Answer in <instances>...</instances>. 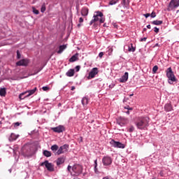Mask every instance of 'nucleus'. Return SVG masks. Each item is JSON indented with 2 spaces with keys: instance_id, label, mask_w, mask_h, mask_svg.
Segmentation results:
<instances>
[{
  "instance_id": "1",
  "label": "nucleus",
  "mask_w": 179,
  "mask_h": 179,
  "mask_svg": "<svg viewBox=\"0 0 179 179\" xmlns=\"http://www.w3.org/2000/svg\"><path fill=\"white\" fill-rule=\"evenodd\" d=\"M149 122H150V119L148 116H141L136 119L135 125L137 129H141V131H146L148 127H149Z\"/></svg>"
},
{
  "instance_id": "2",
  "label": "nucleus",
  "mask_w": 179,
  "mask_h": 179,
  "mask_svg": "<svg viewBox=\"0 0 179 179\" xmlns=\"http://www.w3.org/2000/svg\"><path fill=\"white\" fill-rule=\"evenodd\" d=\"M21 153L24 157H31L34 153V145L32 144H25L21 149Z\"/></svg>"
},
{
  "instance_id": "3",
  "label": "nucleus",
  "mask_w": 179,
  "mask_h": 179,
  "mask_svg": "<svg viewBox=\"0 0 179 179\" xmlns=\"http://www.w3.org/2000/svg\"><path fill=\"white\" fill-rule=\"evenodd\" d=\"M166 77L168 78V83L169 85H173L174 82H177V78H176L171 67H169L166 69Z\"/></svg>"
},
{
  "instance_id": "4",
  "label": "nucleus",
  "mask_w": 179,
  "mask_h": 179,
  "mask_svg": "<svg viewBox=\"0 0 179 179\" xmlns=\"http://www.w3.org/2000/svg\"><path fill=\"white\" fill-rule=\"evenodd\" d=\"M179 6V0H171L167 8L168 12H171V10H176V8Z\"/></svg>"
},
{
  "instance_id": "5",
  "label": "nucleus",
  "mask_w": 179,
  "mask_h": 179,
  "mask_svg": "<svg viewBox=\"0 0 179 179\" xmlns=\"http://www.w3.org/2000/svg\"><path fill=\"white\" fill-rule=\"evenodd\" d=\"M103 13L100 11L95 12L93 15L94 19L90 22V26H92V24H93V23H96V22H99V20H100V17H103Z\"/></svg>"
},
{
  "instance_id": "6",
  "label": "nucleus",
  "mask_w": 179,
  "mask_h": 179,
  "mask_svg": "<svg viewBox=\"0 0 179 179\" xmlns=\"http://www.w3.org/2000/svg\"><path fill=\"white\" fill-rule=\"evenodd\" d=\"M102 164H103L105 167L110 166V164H113L112 157L108 155L104 156L102 158Z\"/></svg>"
},
{
  "instance_id": "7",
  "label": "nucleus",
  "mask_w": 179,
  "mask_h": 179,
  "mask_svg": "<svg viewBox=\"0 0 179 179\" xmlns=\"http://www.w3.org/2000/svg\"><path fill=\"white\" fill-rule=\"evenodd\" d=\"M110 145L113 146V148H118L120 149H124L125 148V145L122 144L120 141H115L114 139H112L110 141Z\"/></svg>"
},
{
  "instance_id": "8",
  "label": "nucleus",
  "mask_w": 179,
  "mask_h": 179,
  "mask_svg": "<svg viewBox=\"0 0 179 179\" xmlns=\"http://www.w3.org/2000/svg\"><path fill=\"white\" fill-rule=\"evenodd\" d=\"M72 171L73 173H75V174H82V172L83 171V167L80 164H74L72 167Z\"/></svg>"
},
{
  "instance_id": "9",
  "label": "nucleus",
  "mask_w": 179,
  "mask_h": 179,
  "mask_svg": "<svg viewBox=\"0 0 179 179\" xmlns=\"http://www.w3.org/2000/svg\"><path fill=\"white\" fill-rule=\"evenodd\" d=\"M68 149H69V145L67 144H64L63 145H62L58 150L56 152V155H62L66 152H68Z\"/></svg>"
},
{
  "instance_id": "10",
  "label": "nucleus",
  "mask_w": 179,
  "mask_h": 179,
  "mask_svg": "<svg viewBox=\"0 0 179 179\" xmlns=\"http://www.w3.org/2000/svg\"><path fill=\"white\" fill-rule=\"evenodd\" d=\"M41 166H45V167H46L48 171L52 172L55 170L54 164H52V163L48 162V161H47V160L45 161L44 162H42Z\"/></svg>"
},
{
  "instance_id": "11",
  "label": "nucleus",
  "mask_w": 179,
  "mask_h": 179,
  "mask_svg": "<svg viewBox=\"0 0 179 179\" xmlns=\"http://www.w3.org/2000/svg\"><path fill=\"white\" fill-rule=\"evenodd\" d=\"M97 73H99V69H97V67L93 68L89 73L87 79H93Z\"/></svg>"
},
{
  "instance_id": "12",
  "label": "nucleus",
  "mask_w": 179,
  "mask_h": 179,
  "mask_svg": "<svg viewBox=\"0 0 179 179\" xmlns=\"http://www.w3.org/2000/svg\"><path fill=\"white\" fill-rule=\"evenodd\" d=\"M30 60L29 59H22L16 63L17 66H27Z\"/></svg>"
},
{
  "instance_id": "13",
  "label": "nucleus",
  "mask_w": 179,
  "mask_h": 179,
  "mask_svg": "<svg viewBox=\"0 0 179 179\" xmlns=\"http://www.w3.org/2000/svg\"><path fill=\"white\" fill-rule=\"evenodd\" d=\"M51 129L52 131H53V132H56L57 134H61V132H64V131H65V127H64L63 125H59L56 127H52Z\"/></svg>"
},
{
  "instance_id": "14",
  "label": "nucleus",
  "mask_w": 179,
  "mask_h": 179,
  "mask_svg": "<svg viewBox=\"0 0 179 179\" xmlns=\"http://www.w3.org/2000/svg\"><path fill=\"white\" fill-rule=\"evenodd\" d=\"M128 72H125L124 74L120 78V82L121 83H125L128 80Z\"/></svg>"
},
{
  "instance_id": "15",
  "label": "nucleus",
  "mask_w": 179,
  "mask_h": 179,
  "mask_svg": "<svg viewBox=\"0 0 179 179\" xmlns=\"http://www.w3.org/2000/svg\"><path fill=\"white\" fill-rule=\"evenodd\" d=\"M36 92H37V87H34L33 90L26 91V93H28V94H27L25 97H30V96L34 94Z\"/></svg>"
},
{
  "instance_id": "16",
  "label": "nucleus",
  "mask_w": 179,
  "mask_h": 179,
  "mask_svg": "<svg viewBox=\"0 0 179 179\" xmlns=\"http://www.w3.org/2000/svg\"><path fill=\"white\" fill-rule=\"evenodd\" d=\"M173 106L171 103H166L164 106V110L166 111V113H169V111H173Z\"/></svg>"
},
{
  "instance_id": "17",
  "label": "nucleus",
  "mask_w": 179,
  "mask_h": 179,
  "mask_svg": "<svg viewBox=\"0 0 179 179\" xmlns=\"http://www.w3.org/2000/svg\"><path fill=\"white\" fill-rule=\"evenodd\" d=\"M57 166H61V164H64L65 163V158L64 157H59L57 161Z\"/></svg>"
},
{
  "instance_id": "18",
  "label": "nucleus",
  "mask_w": 179,
  "mask_h": 179,
  "mask_svg": "<svg viewBox=\"0 0 179 179\" xmlns=\"http://www.w3.org/2000/svg\"><path fill=\"white\" fill-rule=\"evenodd\" d=\"M81 15L82 16L86 17L89 15V8L84 7L81 9Z\"/></svg>"
},
{
  "instance_id": "19",
  "label": "nucleus",
  "mask_w": 179,
  "mask_h": 179,
  "mask_svg": "<svg viewBox=\"0 0 179 179\" xmlns=\"http://www.w3.org/2000/svg\"><path fill=\"white\" fill-rule=\"evenodd\" d=\"M19 138V135H16L15 134H11L10 137L8 138V141L10 142H13V141H16Z\"/></svg>"
},
{
  "instance_id": "20",
  "label": "nucleus",
  "mask_w": 179,
  "mask_h": 179,
  "mask_svg": "<svg viewBox=\"0 0 179 179\" xmlns=\"http://www.w3.org/2000/svg\"><path fill=\"white\" fill-rule=\"evenodd\" d=\"M66 76L69 78H72L73 75H75V70L73 69H69L66 73Z\"/></svg>"
},
{
  "instance_id": "21",
  "label": "nucleus",
  "mask_w": 179,
  "mask_h": 179,
  "mask_svg": "<svg viewBox=\"0 0 179 179\" xmlns=\"http://www.w3.org/2000/svg\"><path fill=\"white\" fill-rule=\"evenodd\" d=\"M83 106L85 107L89 104V98L87 96H84L81 101Z\"/></svg>"
},
{
  "instance_id": "22",
  "label": "nucleus",
  "mask_w": 179,
  "mask_h": 179,
  "mask_svg": "<svg viewBox=\"0 0 179 179\" xmlns=\"http://www.w3.org/2000/svg\"><path fill=\"white\" fill-rule=\"evenodd\" d=\"M66 49V45H60L59 47V50L57 51V54H62L64 50Z\"/></svg>"
},
{
  "instance_id": "23",
  "label": "nucleus",
  "mask_w": 179,
  "mask_h": 179,
  "mask_svg": "<svg viewBox=\"0 0 179 179\" xmlns=\"http://www.w3.org/2000/svg\"><path fill=\"white\" fill-rule=\"evenodd\" d=\"M79 55L76 53V55H73L70 59H69V62H75L76 61H78V57Z\"/></svg>"
},
{
  "instance_id": "24",
  "label": "nucleus",
  "mask_w": 179,
  "mask_h": 179,
  "mask_svg": "<svg viewBox=\"0 0 179 179\" xmlns=\"http://www.w3.org/2000/svg\"><path fill=\"white\" fill-rule=\"evenodd\" d=\"M151 24H154L155 26H160L161 24H163L162 20H154L151 22Z\"/></svg>"
},
{
  "instance_id": "25",
  "label": "nucleus",
  "mask_w": 179,
  "mask_h": 179,
  "mask_svg": "<svg viewBox=\"0 0 179 179\" xmlns=\"http://www.w3.org/2000/svg\"><path fill=\"white\" fill-rule=\"evenodd\" d=\"M0 96H1V97H5V96H6V89H0Z\"/></svg>"
},
{
  "instance_id": "26",
  "label": "nucleus",
  "mask_w": 179,
  "mask_h": 179,
  "mask_svg": "<svg viewBox=\"0 0 179 179\" xmlns=\"http://www.w3.org/2000/svg\"><path fill=\"white\" fill-rule=\"evenodd\" d=\"M26 94H27V93L26 92L21 93L19 95V99L20 100H24V99H26ZM25 95V96H24Z\"/></svg>"
},
{
  "instance_id": "27",
  "label": "nucleus",
  "mask_w": 179,
  "mask_h": 179,
  "mask_svg": "<svg viewBox=\"0 0 179 179\" xmlns=\"http://www.w3.org/2000/svg\"><path fill=\"white\" fill-rule=\"evenodd\" d=\"M135 48H134V44L131 43L130 45H129L128 48V51H129V52H135Z\"/></svg>"
},
{
  "instance_id": "28",
  "label": "nucleus",
  "mask_w": 179,
  "mask_h": 179,
  "mask_svg": "<svg viewBox=\"0 0 179 179\" xmlns=\"http://www.w3.org/2000/svg\"><path fill=\"white\" fill-rule=\"evenodd\" d=\"M43 153V156H45V157H51V152L48 150H44Z\"/></svg>"
},
{
  "instance_id": "29",
  "label": "nucleus",
  "mask_w": 179,
  "mask_h": 179,
  "mask_svg": "<svg viewBox=\"0 0 179 179\" xmlns=\"http://www.w3.org/2000/svg\"><path fill=\"white\" fill-rule=\"evenodd\" d=\"M58 148V145L57 144H55L51 146V150H52V152H57V150H59Z\"/></svg>"
},
{
  "instance_id": "30",
  "label": "nucleus",
  "mask_w": 179,
  "mask_h": 179,
  "mask_svg": "<svg viewBox=\"0 0 179 179\" xmlns=\"http://www.w3.org/2000/svg\"><path fill=\"white\" fill-rule=\"evenodd\" d=\"M118 2H120V0H110L109 1V5H116V3H118Z\"/></svg>"
},
{
  "instance_id": "31",
  "label": "nucleus",
  "mask_w": 179,
  "mask_h": 179,
  "mask_svg": "<svg viewBox=\"0 0 179 179\" xmlns=\"http://www.w3.org/2000/svg\"><path fill=\"white\" fill-rule=\"evenodd\" d=\"M46 8H45V3H43L41 8V12L42 13H44L45 12Z\"/></svg>"
},
{
  "instance_id": "32",
  "label": "nucleus",
  "mask_w": 179,
  "mask_h": 179,
  "mask_svg": "<svg viewBox=\"0 0 179 179\" xmlns=\"http://www.w3.org/2000/svg\"><path fill=\"white\" fill-rule=\"evenodd\" d=\"M20 125H22V122H14L13 124V126L14 127V128H17V127H20Z\"/></svg>"
},
{
  "instance_id": "33",
  "label": "nucleus",
  "mask_w": 179,
  "mask_h": 179,
  "mask_svg": "<svg viewBox=\"0 0 179 179\" xmlns=\"http://www.w3.org/2000/svg\"><path fill=\"white\" fill-rule=\"evenodd\" d=\"M32 11L34 15H38L40 13V11H38V10H36L34 6L32 7Z\"/></svg>"
},
{
  "instance_id": "34",
  "label": "nucleus",
  "mask_w": 179,
  "mask_h": 179,
  "mask_svg": "<svg viewBox=\"0 0 179 179\" xmlns=\"http://www.w3.org/2000/svg\"><path fill=\"white\" fill-rule=\"evenodd\" d=\"M127 131L128 132L132 133L135 131V127L134 126H130Z\"/></svg>"
},
{
  "instance_id": "35",
  "label": "nucleus",
  "mask_w": 179,
  "mask_h": 179,
  "mask_svg": "<svg viewBox=\"0 0 179 179\" xmlns=\"http://www.w3.org/2000/svg\"><path fill=\"white\" fill-rule=\"evenodd\" d=\"M159 69V66H155L153 68H152V73H156L157 72Z\"/></svg>"
},
{
  "instance_id": "36",
  "label": "nucleus",
  "mask_w": 179,
  "mask_h": 179,
  "mask_svg": "<svg viewBox=\"0 0 179 179\" xmlns=\"http://www.w3.org/2000/svg\"><path fill=\"white\" fill-rule=\"evenodd\" d=\"M22 58V55L19 50H17V59H20Z\"/></svg>"
},
{
  "instance_id": "37",
  "label": "nucleus",
  "mask_w": 179,
  "mask_h": 179,
  "mask_svg": "<svg viewBox=\"0 0 179 179\" xmlns=\"http://www.w3.org/2000/svg\"><path fill=\"white\" fill-rule=\"evenodd\" d=\"M128 119H124L123 120H122L120 124H122V125H125V124H128Z\"/></svg>"
},
{
  "instance_id": "38",
  "label": "nucleus",
  "mask_w": 179,
  "mask_h": 179,
  "mask_svg": "<svg viewBox=\"0 0 179 179\" xmlns=\"http://www.w3.org/2000/svg\"><path fill=\"white\" fill-rule=\"evenodd\" d=\"M122 1L125 6H127V5H129V0H122Z\"/></svg>"
},
{
  "instance_id": "39",
  "label": "nucleus",
  "mask_w": 179,
  "mask_h": 179,
  "mask_svg": "<svg viewBox=\"0 0 179 179\" xmlns=\"http://www.w3.org/2000/svg\"><path fill=\"white\" fill-rule=\"evenodd\" d=\"M42 90H43L44 92H47V91L50 90V87H48V86H45V87H42Z\"/></svg>"
},
{
  "instance_id": "40",
  "label": "nucleus",
  "mask_w": 179,
  "mask_h": 179,
  "mask_svg": "<svg viewBox=\"0 0 179 179\" xmlns=\"http://www.w3.org/2000/svg\"><path fill=\"white\" fill-rule=\"evenodd\" d=\"M160 31V29L159 28H157V27H154V31L155 33H156L157 34V33H159V31Z\"/></svg>"
},
{
  "instance_id": "41",
  "label": "nucleus",
  "mask_w": 179,
  "mask_h": 179,
  "mask_svg": "<svg viewBox=\"0 0 179 179\" xmlns=\"http://www.w3.org/2000/svg\"><path fill=\"white\" fill-rule=\"evenodd\" d=\"M94 171L95 174H99L100 173L97 167H94Z\"/></svg>"
},
{
  "instance_id": "42",
  "label": "nucleus",
  "mask_w": 179,
  "mask_h": 179,
  "mask_svg": "<svg viewBox=\"0 0 179 179\" xmlns=\"http://www.w3.org/2000/svg\"><path fill=\"white\" fill-rule=\"evenodd\" d=\"M106 22V19L103 18V17L99 18V23H104Z\"/></svg>"
},
{
  "instance_id": "43",
  "label": "nucleus",
  "mask_w": 179,
  "mask_h": 179,
  "mask_svg": "<svg viewBox=\"0 0 179 179\" xmlns=\"http://www.w3.org/2000/svg\"><path fill=\"white\" fill-rule=\"evenodd\" d=\"M150 16L152 18L156 17V13L152 11Z\"/></svg>"
},
{
  "instance_id": "44",
  "label": "nucleus",
  "mask_w": 179,
  "mask_h": 179,
  "mask_svg": "<svg viewBox=\"0 0 179 179\" xmlns=\"http://www.w3.org/2000/svg\"><path fill=\"white\" fill-rule=\"evenodd\" d=\"M75 69L77 72H79V71H80V66H76Z\"/></svg>"
},
{
  "instance_id": "45",
  "label": "nucleus",
  "mask_w": 179,
  "mask_h": 179,
  "mask_svg": "<svg viewBox=\"0 0 179 179\" xmlns=\"http://www.w3.org/2000/svg\"><path fill=\"white\" fill-rule=\"evenodd\" d=\"M103 55H104V52H99V58H103Z\"/></svg>"
},
{
  "instance_id": "46",
  "label": "nucleus",
  "mask_w": 179,
  "mask_h": 179,
  "mask_svg": "<svg viewBox=\"0 0 179 179\" xmlns=\"http://www.w3.org/2000/svg\"><path fill=\"white\" fill-rule=\"evenodd\" d=\"M146 40H148V38L145 37V38H141L140 41L143 42V41H146Z\"/></svg>"
},
{
  "instance_id": "47",
  "label": "nucleus",
  "mask_w": 179,
  "mask_h": 179,
  "mask_svg": "<svg viewBox=\"0 0 179 179\" xmlns=\"http://www.w3.org/2000/svg\"><path fill=\"white\" fill-rule=\"evenodd\" d=\"M143 16H145V17L148 18V17H149V16H150V13L143 14Z\"/></svg>"
},
{
  "instance_id": "48",
  "label": "nucleus",
  "mask_w": 179,
  "mask_h": 179,
  "mask_svg": "<svg viewBox=\"0 0 179 179\" xmlns=\"http://www.w3.org/2000/svg\"><path fill=\"white\" fill-rule=\"evenodd\" d=\"M94 167H97L98 164H97V159H95L94 162Z\"/></svg>"
},
{
  "instance_id": "49",
  "label": "nucleus",
  "mask_w": 179,
  "mask_h": 179,
  "mask_svg": "<svg viewBox=\"0 0 179 179\" xmlns=\"http://www.w3.org/2000/svg\"><path fill=\"white\" fill-rule=\"evenodd\" d=\"M67 170H68V171L71 172V170H72V166L69 165L68 167H67Z\"/></svg>"
},
{
  "instance_id": "50",
  "label": "nucleus",
  "mask_w": 179,
  "mask_h": 179,
  "mask_svg": "<svg viewBox=\"0 0 179 179\" xmlns=\"http://www.w3.org/2000/svg\"><path fill=\"white\" fill-rule=\"evenodd\" d=\"M79 23H83V17L79 18Z\"/></svg>"
},
{
  "instance_id": "51",
  "label": "nucleus",
  "mask_w": 179,
  "mask_h": 179,
  "mask_svg": "<svg viewBox=\"0 0 179 179\" xmlns=\"http://www.w3.org/2000/svg\"><path fill=\"white\" fill-rule=\"evenodd\" d=\"M124 108H126L127 110H130L131 111H132V108H129V106H126V107H124Z\"/></svg>"
},
{
  "instance_id": "52",
  "label": "nucleus",
  "mask_w": 179,
  "mask_h": 179,
  "mask_svg": "<svg viewBox=\"0 0 179 179\" xmlns=\"http://www.w3.org/2000/svg\"><path fill=\"white\" fill-rule=\"evenodd\" d=\"M75 89H76L75 86H72L71 90L73 91L75 90Z\"/></svg>"
},
{
  "instance_id": "53",
  "label": "nucleus",
  "mask_w": 179,
  "mask_h": 179,
  "mask_svg": "<svg viewBox=\"0 0 179 179\" xmlns=\"http://www.w3.org/2000/svg\"><path fill=\"white\" fill-rule=\"evenodd\" d=\"M151 28L152 27L150 26V24L147 25V29H151Z\"/></svg>"
},
{
  "instance_id": "54",
  "label": "nucleus",
  "mask_w": 179,
  "mask_h": 179,
  "mask_svg": "<svg viewBox=\"0 0 179 179\" xmlns=\"http://www.w3.org/2000/svg\"><path fill=\"white\" fill-rule=\"evenodd\" d=\"M38 72H40V71H36L34 73H33L31 75H37V73H38Z\"/></svg>"
},
{
  "instance_id": "55",
  "label": "nucleus",
  "mask_w": 179,
  "mask_h": 179,
  "mask_svg": "<svg viewBox=\"0 0 179 179\" xmlns=\"http://www.w3.org/2000/svg\"><path fill=\"white\" fill-rule=\"evenodd\" d=\"M103 27H107V24L106 23L103 24Z\"/></svg>"
},
{
  "instance_id": "56",
  "label": "nucleus",
  "mask_w": 179,
  "mask_h": 179,
  "mask_svg": "<svg viewBox=\"0 0 179 179\" xmlns=\"http://www.w3.org/2000/svg\"><path fill=\"white\" fill-rule=\"evenodd\" d=\"M78 27H80V26H82V24L80 23V24H78Z\"/></svg>"
},
{
  "instance_id": "57",
  "label": "nucleus",
  "mask_w": 179,
  "mask_h": 179,
  "mask_svg": "<svg viewBox=\"0 0 179 179\" xmlns=\"http://www.w3.org/2000/svg\"><path fill=\"white\" fill-rule=\"evenodd\" d=\"M155 47H159V43H156Z\"/></svg>"
},
{
  "instance_id": "58",
  "label": "nucleus",
  "mask_w": 179,
  "mask_h": 179,
  "mask_svg": "<svg viewBox=\"0 0 179 179\" xmlns=\"http://www.w3.org/2000/svg\"><path fill=\"white\" fill-rule=\"evenodd\" d=\"M126 114L129 115V110H127V111L126 112Z\"/></svg>"
},
{
  "instance_id": "59",
  "label": "nucleus",
  "mask_w": 179,
  "mask_h": 179,
  "mask_svg": "<svg viewBox=\"0 0 179 179\" xmlns=\"http://www.w3.org/2000/svg\"><path fill=\"white\" fill-rule=\"evenodd\" d=\"M129 96L130 97H132V96H134V94H131Z\"/></svg>"
},
{
  "instance_id": "60",
  "label": "nucleus",
  "mask_w": 179,
  "mask_h": 179,
  "mask_svg": "<svg viewBox=\"0 0 179 179\" xmlns=\"http://www.w3.org/2000/svg\"><path fill=\"white\" fill-rule=\"evenodd\" d=\"M143 31H146V28H144V29H143Z\"/></svg>"
},
{
  "instance_id": "61",
  "label": "nucleus",
  "mask_w": 179,
  "mask_h": 179,
  "mask_svg": "<svg viewBox=\"0 0 179 179\" xmlns=\"http://www.w3.org/2000/svg\"><path fill=\"white\" fill-rule=\"evenodd\" d=\"M179 13V10H177L176 13Z\"/></svg>"
}]
</instances>
